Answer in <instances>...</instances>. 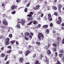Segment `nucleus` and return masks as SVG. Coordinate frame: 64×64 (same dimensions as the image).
<instances>
[{"label": "nucleus", "mask_w": 64, "mask_h": 64, "mask_svg": "<svg viewBox=\"0 0 64 64\" xmlns=\"http://www.w3.org/2000/svg\"><path fill=\"white\" fill-rule=\"evenodd\" d=\"M38 39L41 40H43L44 39V35L43 34L41 33H39L38 34Z\"/></svg>", "instance_id": "nucleus-1"}, {"label": "nucleus", "mask_w": 64, "mask_h": 64, "mask_svg": "<svg viewBox=\"0 0 64 64\" xmlns=\"http://www.w3.org/2000/svg\"><path fill=\"white\" fill-rule=\"evenodd\" d=\"M21 22L20 21H18V24H19V23H20L22 25H24L26 22V20H24V19H22L21 20Z\"/></svg>", "instance_id": "nucleus-2"}, {"label": "nucleus", "mask_w": 64, "mask_h": 64, "mask_svg": "<svg viewBox=\"0 0 64 64\" xmlns=\"http://www.w3.org/2000/svg\"><path fill=\"white\" fill-rule=\"evenodd\" d=\"M5 41H6L5 42V46L8 45L10 43H9V41H10V38H7L5 40Z\"/></svg>", "instance_id": "nucleus-3"}, {"label": "nucleus", "mask_w": 64, "mask_h": 64, "mask_svg": "<svg viewBox=\"0 0 64 64\" xmlns=\"http://www.w3.org/2000/svg\"><path fill=\"white\" fill-rule=\"evenodd\" d=\"M45 57L46 59L43 60L44 62L45 63L47 62L46 63V64H49V59L47 58V57L46 56H45Z\"/></svg>", "instance_id": "nucleus-4"}, {"label": "nucleus", "mask_w": 64, "mask_h": 64, "mask_svg": "<svg viewBox=\"0 0 64 64\" xmlns=\"http://www.w3.org/2000/svg\"><path fill=\"white\" fill-rule=\"evenodd\" d=\"M58 20L56 22V23L57 24H61V22H62L61 18L60 16H58Z\"/></svg>", "instance_id": "nucleus-5"}, {"label": "nucleus", "mask_w": 64, "mask_h": 64, "mask_svg": "<svg viewBox=\"0 0 64 64\" xmlns=\"http://www.w3.org/2000/svg\"><path fill=\"white\" fill-rule=\"evenodd\" d=\"M3 22L4 24L5 25H8V22L6 21V19H3Z\"/></svg>", "instance_id": "nucleus-6"}, {"label": "nucleus", "mask_w": 64, "mask_h": 64, "mask_svg": "<svg viewBox=\"0 0 64 64\" xmlns=\"http://www.w3.org/2000/svg\"><path fill=\"white\" fill-rule=\"evenodd\" d=\"M30 53V51L29 50H27L25 52V55L26 56H28V55Z\"/></svg>", "instance_id": "nucleus-7"}, {"label": "nucleus", "mask_w": 64, "mask_h": 64, "mask_svg": "<svg viewBox=\"0 0 64 64\" xmlns=\"http://www.w3.org/2000/svg\"><path fill=\"white\" fill-rule=\"evenodd\" d=\"M24 60V58L22 57H21L19 58V61L20 63H22V62H23Z\"/></svg>", "instance_id": "nucleus-8"}, {"label": "nucleus", "mask_w": 64, "mask_h": 64, "mask_svg": "<svg viewBox=\"0 0 64 64\" xmlns=\"http://www.w3.org/2000/svg\"><path fill=\"white\" fill-rule=\"evenodd\" d=\"M39 7H40V6L39 5H38L36 6V7L33 8V9L34 10H38L39 9Z\"/></svg>", "instance_id": "nucleus-9"}, {"label": "nucleus", "mask_w": 64, "mask_h": 64, "mask_svg": "<svg viewBox=\"0 0 64 64\" xmlns=\"http://www.w3.org/2000/svg\"><path fill=\"white\" fill-rule=\"evenodd\" d=\"M47 51L46 53L47 54V55H50L51 54V52L50 50H47Z\"/></svg>", "instance_id": "nucleus-10"}, {"label": "nucleus", "mask_w": 64, "mask_h": 64, "mask_svg": "<svg viewBox=\"0 0 64 64\" xmlns=\"http://www.w3.org/2000/svg\"><path fill=\"white\" fill-rule=\"evenodd\" d=\"M17 6L15 5H14L12 6L11 9L12 10H14L15 8H16Z\"/></svg>", "instance_id": "nucleus-11"}, {"label": "nucleus", "mask_w": 64, "mask_h": 64, "mask_svg": "<svg viewBox=\"0 0 64 64\" xmlns=\"http://www.w3.org/2000/svg\"><path fill=\"white\" fill-rule=\"evenodd\" d=\"M56 40L58 42H60L61 41V38H60V37H57Z\"/></svg>", "instance_id": "nucleus-12"}, {"label": "nucleus", "mask_w": 64, "mask_h": 64, "mask_svg": "<svg viewBox=\"0 0 64 64\" xmlns=\"http://www.w3.org/2000/svg\"><path fill=\"white\" fill-rule=\"evenodd\" d=\"M6 4L7 3L6 2H2V6L4 7V8H5V5H6Z\"/></svg>", "instance_id": "nucleus-13"}, {"label": "nucleus", "mask_w": 64, "mask_h": 64, "mask_svg": "<svg viewBox=\"0 0 64 64\" xmlns=\"http://www.w3.org/2000/svg\"><path fill=\"white\" fill-rule=\"evenodd\" d=\"M52 9H53V10H56L57 9V7L54 6H52Z\"/></svg>", "instance_id": "nucleus-14"}, {"label": "nucleus", "mask_w": 64, "mask_h": 64, "mask_svg": "<svg viewBox=\"0 0 64 64\" xmlns=\"http://www.w3.org/2000/svg\"><path fill=\"white\" fill-rule=\"evenodd\" d=\"M49 31H50V30H49L48 29H46V30L45 33L46 34H49Z\"/></svg>", "instance_id": "nucleus-15"}, {"label": "nucleus", "mask_w": 64, "mask_h": 64, "mask_svg": "<svg viewBox=\"0 0 64 64\" xmlns=\"http://www.w3.org/2000/svg\"><path fill=\"white\" fill-rule=\"evenodd\" d=\"M8 55H6L5 56V58L4 60V61H6L7 60V59H8Z\"/></svg>", "instance_id": "nucleus-16"}, {"label": "nucleus", "mask_w": 64, "mask_h": 64, "mask_svg": "<svg viewBox=\"0 0 64 64\" xmlns=\"http://www.w3.org/2000/svg\"><path fill=\"white\" fill-rule=\"evenodd\" d=\"M34 64H41L39 63V61L38 60H36L34 62Z\"/></svg>", "instance_id": "nucleus-17"}, {"label": "nucleus", "mask_w": 64, "mask_h": 64, "mask_svg": "<svg viewBox=\"0 0 64 64\" xmlns=\"http://www.w3.org/2000/svg\"><path fill=\"white\" fill-rule=\"evenodd\" d=\"M33 14H34V13L33 12H30V14H28L27 16H32L31 15H33Z\"/></svg>", "instance_id": "nucleus-18"}, {"label": "nucleus", "mask_w": 64, "mask_h": 64, "mask_svg": "<svg viewBox=\"0 0 64 64\" xmlns=\"http://www.w3.org/2000/svg\"><path fill=\"white\" fill-rule=\"evenodd\" d=\"M36 45H38V46H40L41 44L40 42H36Z\"/></svg>", "instance_id": "nucleus-19"}, {"label": "nucleus", "mask_w": 64, "mask_h": 64, "mask_svg": "<svg viewBox=\"0 0 64 64\" xmlns=\"http://www.w3.org/2000/svg\"><path fill=\"white\" fill-rule=\"evenodd\" d=\"M42 57H44V56H43L42 55V54H41L40 56V57L39 58L40 59H42Z\"/></svg>", "instance_id": "nucleus-20"}, {"label": "nucleus", "mask_w": 64, "mask_h": 64, "mask_svg": "<svg viewBox=\"0 0 64 64\" xmlns=\"http://www.w3.org/2000/svg\"><path fill=\"white\" fill-rule=\"evenodd\" d=\"M5 56V54H4V53H2L1 54V56L2 57H4Z\"/></svg>", "instance_id": "nucleus-21"}, {"label": "nucleus", "mask_w": 64, "mask_h": 64, "mask_svg": "<svg viewBox=\"0 0 64 64\" xmlns=\"http://www.w3.org/2000/svg\"><path fill=\"white\" fill-rule=\"evenodd\" d=\"M48 27V26L47 25H45L43 26V28H46Z\"/></svg>", "instance_id": "nucleus-22"}, {"label": "nucleus", "mask_w": 64, "mask_h": 64, "mask_svg": "<svg viewBox=\"0 0 64 64\" xmlns=\"http://www.w3.org/2000/svg\"><path fill=\"white\" fill-rule=\"evenodd\" d=\"M32 22H33V21H32L30 22H29L28 24H26V25L27 26H29V25H31V24L32 23Z\"/></svg>", "instance_id": "nucleus-23"}, {"label": "nucleus", "mask_w": 64, "mask_h": 64, "mask_svg": "<svg viewBox=\"0 0 64 64\" xmlns=\"http://www.w3.org/2000/svg\"><path fill=\"white\" fill-rule=\"evenodd\" d=\"M54 15L56 16H59V14H58V12H55L54 14Z\"/></svg>", "instance_id": "nucleus-24"}, {"label": "nucleus", "mask_w": 64, "mask_h": 64, "mask_svg": "<svg viewBox=\"0 0 64 64\" xmlns=\"http://www.w3.org/2000/svg\"><path fill=\"white\" fill-rule=\"evenodd\" d=\"M51 16H50L48 17V20L50 21H52V18H51Z\"/></svg>", "instance_id": "nucleus-25"}, {"label": "nucleus", "mask_w": 64, "mask_h": 64, "mask_svg": "<svg viewBox=\"0 0 64 64\" xmlns=\"http://www.w3.org/2000/svg\"><path fill=\"white\" fill-rule=\"evenodd\" d=\"M15 42H16V40H13L11 41L10 42L12 44H14V43H15Z\"/></svg>", "instance_id": "nucleus-26"}, {"label": "nucleus", "mask_w": 64, "mask_h": 64, "mask_svg": "<svg viewBox=\"0 0 64 64\" xmlns=\"http://www.w3.org/2000/svg\"><path fill=\"white\" fill-rule=\"evenodd\" d=\"M25 34L26 35V36H28L29 35H30V34L28 32H27Z\"/></svg>", "instance_id": "nucleus-27"}, {"label": "nucleus", "mask_w": 64, "mask_h": 64, "mask_svg": "<svg viewBox=\"0 0 64 64\" xmlns=\"http://www.w3.org/2000/svg\"><path fill=\"white\" fill-rule=\"evenodd\" d=\"M58 9H61V6H61L60 4L58 5Z\"/></svg>", "instance_id": "nucleus-28"}, {"label": "nucleus", "mask_w": 64, "mask_h": 64, "mask_svg": "<svg viewBox=\"0 0 64 64\" xmlns=\"http://www.w3.org/2000/svg\"><path fill=\"white\" fill-rule=\"evenodd\" d=\"M52 50L54 51H56L57 50V48L56 47H54L53 48Z\"/></svg>", "instance_id": "nucleus-29"}, {"label": "nucleus", "mask_w": 64, "mask_h": 64, "mask_svg": "<svg viewBox=\"0 0 64 64\" xmlns=\"http://www.w3.org/2000/svg\"><path fill=\"white\" fill-rule=\"evenodd\" d=\"M60 53H64V51H63V50H60Z\"/></svg>", "instance_id": "nucleus-30"}, {"label": "nucleus", "mask_w": 64, "mask_h": 64, "mask_svg": "<svg viewBox=\"0 0 64 64\" xmlns=\"http://www.w3.org/2000/svg\"><path fill=\"white\" fill-rule=\"evenodd\" d=\"M27 11H28V9L27 8H25L24 10V12H27Z\"/></svg>", "instance_id": "nucleus-31"}, {"label": "nucleus", "mask_w": 64, "mask_h": 64, "mask_svg": "<svg viewBox=\"0 0 64 64\" xmlns=\"http://www.w3.org/2000/svg\"><path fill=\"white\" fill-rule=\"evenodd\" d=\"M62 56V54H59V56L60 58H61Z\"/></svg>", "instance_id": "nucleus-32"}, {"label": "nucleus", "mask_w": 64, "mask_h": 64, "mask_svg": "<svg viewBox=\"0 0 64 64\" xmlns=\"http://www.w3.org/2000/svg\"><path fill=\"white\" fill-rule=\"evenodd\" d=\"M10 52H11V50H8L7 52V53H10Z\"/></svg>", "instance_id": "nucleus-33"}, {"label": "nucleus", "mask_w": 64, "mask_h": 64, "mask_svg": "<svg viewBox=\"0 0 64 64\" xmlns=\"http://www.w3.org/2000/svg\"><path fill=\"white\" fill-rule=\"evenodd\" d=\"M9 37H10V38H11L12 37V34H10L8 36Z\"/></svg>", "instance_id": "nucleus-34"}, {"label": "nucleus", "mask_w": 64, "mask_h": 64, "mask_svg": "<svg viewBox=\"0 0 64 64\" xmlns=\"http://www.w3.org/2000/svg\"><path fill=\"white\" fill-rule=\"evenodd\" d=\"M30 5V3L29 2L26 5V7H29V6Z\"/></svg>", "instance_id": "nucleus-35"}, {"label": "nucleus", "mask_w": 64, "mask_h": 64, "mask_svg": "<svg viewBox=\"0 0 64 64\" xmlns=\"http://www.w3.org/2000/svg\"><path fill=\"white\" fill-rule=\"evenodd\" d=\"M11 13L12 14H15L16 13V11H13L11 12Z\"/></svg>", "instance_id": "nucleus-36"}, {"label": "nucleus", "mask_w": 64, "mask_h": 64, "mask_svg": "<svg viewBox=\"0 0 64 64\" xmlns=\"http://www.w3.org/2000/svg\"><path fill=\"white\" fill-rule=\"evenodd\" d=\"M56 64H61L58 60Z\"/></svg>", "instance_id": "nucleus-37"}, {"label": "nucleus", "mask_w": 64, "mask_h": 64, "mask_svg": "<svg viewBox=\"0 0 64 64\" xmlns=\"http://www.w3.org/2000/svg\"><path fill=\"white\" fill-rule=\"evenodd\" d=\"M55 56L56 57H57L58 56V53L57 52H56L55 53Z\"/></svg>", "instance_id": "nucleus-38"}, {"label": "nucleus", "mask_w": 64, "mask_h": 64, "mask_svg": "<svg viewBox=\"0 0 64 64\" xmlns=\"http://www.w3.org/2000/svg\"><path fill=\"white\" fill-rule=\"evenodd\" d=\"M37 23V22L36 21H34L33 22V24H36Z\"/></svg>", "instance_id": "nucleus-39"}, {"label": "nucleus", "mask_w": 64, "mask_h": 64, "mask_svg": "<svg viewBox=\"0 0 64 64\" xmlns=\"http://www.w3.org/2000/svg\"><path fill=\"white\" fill-rule=\"evenodd\" d=\"M16 26L18 28H20V24H17L16 25Z\"/></svg>", "instance_id": "nucleus-40"}, {"label": "nucleus", "mask_w": 64, "mask_h": 64, "mask_svg": "<svg viewBox=\"0 0 64 64\" xmlns=\"http://www.w3.org/2000/svg\"><path fill=\"white\" fill-rule=\"evenodd\" d=\"M28 20H32L33 18H28Z\"/></svg>", "instance_id": "nucleus-41"}, {"label": "nucleus", "mask_w": 64, "mask_h": 64, "mask_svg": "<svg viewBox=\"0 0 64 64\" xmlns=\"http://www.w3.org/2000/svg\"><path fill=\"white\" fill-rule=\"evenodd\" d=\"M52 45L53 46H54V47H56V46H57V45H56V44H52Z\"/></svg>", "instance_id": "nucleus-42"}, {"label": "nucleus", "mask_w": 64, "mask_h": 64, "mask_svg": "<svg viewBox=\"0 0 64 64\" xmlns=\"http://www.w3.org/2000/svg\"><path fill=\"white\" fill-rule=\"evenodd\" d=\"M44 49H48V48H49L48 47H47V46H45L44 47Z\"/></svg>", "instance_id": "nucleus-43"}, {"label": "nucleus", "mask_w": 64, "mask_h": 64, "mask_svg": "<svg viewBox=\"0 0 64 64\" xmlns=\"http://www.w3.org/2000/svg\"><path fill=\"white\" fill-rule=\"evenodd\" d=\"M25 40H29V38L27 37H26V38H24Z\"/></svg>", "instance_id": "nucleus-44"}, {"label": "nucleus", "mask_w": 64, "mask_h": 64, "mask_svg": "<svg viewBox=\"0 0 64 64\" xmlns=\"http://www.w3.org/2000/svg\"><path fill=\"white\" fill-rule=\"evenodd\" d=\"M36 54H34L33 57V58H35V57H36Z\"/></svg>", "instance_id": "nucleus-45"}, {"label": "nucleus", "mask_w": 64, "mask_h": 64, "mask_svg": "<svg viewBox=\"0 0 64 64\" xmlns=\"http://www.w3.org/2000/svg\"><path fill=\"white\" fill-rule=\"evenodd\" d=\"M0 27L2 28V29H5V26H0Z\"/></svg>", "instance_id": "nucleus-46"}, {"label": "nucleus", "mask_w": 64, "mask_h": 64, "mask_svg": "<svg viewBox=\"0 0 64 64\" xmlns=\"http://www.w3.org/2000/svg\"><path fill=\"white\" fill-rule=\"evenodd\" d=\"M7 48L9 49H11L12 47L11 46H8Z\"/></svg>", "instance_id": "nucleus-47"}, {"label": "nucleus", "mask_w": 64, "mask_h": 64, "mask_svg": "<svg viewBox=\"0 0 64 64\" xmlns=\"http://www.w3.org/2000/svg\"><path fill=\"white\" fill-rule=\"evenodd\" d=\"M32 37L30 35L29 36V38L30 40H31V39H32Z\"/></svg>", "instance_id": "nucleus-48"}, {"label": "nucleus", "mask_w": 64, "mask_h": 64, "mask_svg": "<svg viewBox=\"0 0 64 64\" xmlns=\"http://www.w3.org/2000/svg\"><path fill=\"white\" fill-rule=\"evenodd\" d=\"M22 53H23V52H22V51H19V54H22Z\"/></svg>", "instance_id": "nucleus-49"}, {"label": "nucleus", "mask_w": 64, "mask_h": 64, "mask_svg": "<svg viewBox=\"0 0 64 64\" xmlns=\"http://www.w3.org/2000/svg\"><path fill=\"white\" fill-rule=\"evenodd\" d=\"M57 0H54V3H57Z\"/></svg>", "instance_id": "nucleus-50"}, {"label": "nucleus", "mask_w": 64, "mask_h": 64, "mask_svg": "<svg viewBox=\"0 0 64 64\" xmlns=\"http://www.w3.org/2000/svg\"><path fill=\"white\" fill-rule=\"evenodd\" d=\"M41 24H39L38 25V28H40V27H41Z\"/></svg>", "instance_id": "nucleus-51"}, {"label": "nucleus", "mask_w": 64, "mask_h": 64, "mask_svg": "<svg viewBox=\"0 0 64 64\" xmlns=\"http://www.w3.org/2000/svg\"><path fill=\"white\" fill-rule=\"evenodd\" d=\"M50 27H52V26H53V24H52V23H50Z\"/></svg>", "instance_id": "nucleus-52"}, {"label": "nucleus", "mask_w": 64, "mask_h": 64, "mask_svg": "<svg viewBox=\"0 0 64 64\" xmlns=\"http://www.w3.org/2000/svg\"><path fill=\"white\" fill-rule=\"evenodd\" d=\"M62 44H64V39H63L62 40Z\"/></svg>", "instance_id": "nucleus-53"}, {"label": "nucleus", "mask_w": 64, "mask_h": 64, "mask_svg": "<svg viewBox=\"0 0 64 64\" xmlns=\"http://www.w3.org/2000/svg\"><path fill=\"white\" fill-rule=\"evenodd\" d=\"M28 1V0H25V1H24L23 2V3H26L27 1Z\"/></svg>", "instance_id": "nucleus-54"}, {"label": "nucleus", "mask_w": 64, "mask_h": 64, "mask_svg": "<svg viewBox=\"0 0 64 64\" xmlns=\"http://www.w3.org/2000/svg\"><path fill=\"white\" fill-rule=\"evenodd\" d=\"M56 32L55 30H54L52 32V33L53 34H55V33H56Z\"/></svg>", "instance_id": "nucleus-55"}, {"label": "nucleus", "mask_w": 64, "mask_h": 64, "mask_svg": "<svg viewBox=\"0 0 64 64\" xmlns=\"http://www.w3.org/2000/svg\"><path fill=\"white\" fill-rule=\"evenodd\" d=\"M20 1V0H16V2L17 3H18Z\"/></svg>", "instance_id": "nucleus-56"}, {"label": "nucleus", "mask_w": 64, "mask_h": 64, "mask_svg": "<svg viewBox=\"0 0 64 64\" xmlns=\"http://www.w3.org/2000/svg\"><path fill=\"white\" fill-rule=\"evenodd\" d=\"M9 64V61H7L5 64Z\"/></svg>", "instance_id": "nucleus-57"}, {"label": "nucleus", "mask_w": 64, "mask_h": 64, "mask_svg": "<svg viewBox=\"0 0 64 64\" xmlns=\"http://www.w3.org/2000/svg\"><path fill=\"white\" fill-rule=\"evenodd\" d=\"M51 45V44H48V48H49V47H50V45Z\"/></svg>", "instance_id": "nucleus-58"}, {"label": "nucleus", "mask_w": 64, "mask_h": 64, "mask_svg": "<svg viewBox=\"0 0 64 64\" xmlns=\"http://www.w3.org/2000/svg\"><path fill=\"white\" fill-rule=\"evenodd\" d=\"M60 9H61V8H58V11L59 12L61 13V10Z\"/></svg>", "instance_id": "nucleus-59"}, {"label": "nucleus", "mask_w": 64, "mask_h": 64, "mask_svg": "<svg viewBox=\"0 0 64 64\" xmlns=\"http://www.w3.org/2000/svg\"><path fill=\"white\" fill-rule=\"evenodd\" d=\"M4 47H2L1 48V50H4Z\"/></svg>", "instance_id": "nucleus-60"}, {"label": "nucleus", "mask_w": 64, "mask_h": 64, "mask_svg": "<svg viewBox=\"0 0 64 64\" xmlns=\"http://www.w3.org/2000/svg\"><path fill=\"white\" fill-rule=\"evenodd\" d=\"M13 57L14 59H15L16 58V56L15 55H14L13 56Z\"/></svg>", "instance_id": "nucleus-61"}, {"label": "nucleus", "mask_w": 64, "mask_h": 64, "mask_svg": "<svg viewBox=\"0 0 64 64\" xmlns=\"http://www.w3.org/2000/svg\"><path fill=\"white\" fill-rule=\"evenodd\" d=\"M16 45H18V44H19V43H18V42L17 41L16 42Z\"/></svg>", "instance_id": "nucleus-62"}, {"label": "nucleus", "mask_w": 64, "mask_h": 64, "mask_svg": "<svg viewBox=\"0 0 64 64\" xmlns=\"http://www.w3.org/2000/svg\"><path fill=\"white\" fill-rule=\"evenodd\" d=\"M3 38V36H0V39H2Z\"/></svg>", "instance_id": "nucleus-63"}, {"label": "nucleus", "mask_w": 64, "mask_h": 64, "mask_svg": "<svg viewBox=\"0 0 64 64\" xmlns=\"http://www.w3.org/2000/svg\"><path fill=\"white\" fill-rule=\"evenodd\" d=\"M29 48L30 49V48H31L32 46H31L30 45L28 46Z\"/></svg>", "instance_id": "nucleus-64"}]
</instances>
